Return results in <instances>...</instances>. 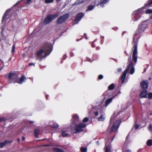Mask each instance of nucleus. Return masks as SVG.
I'll return each mask as SVG.
<instances>
[{
	"label": "nucleus",
	"mask_w": 152,
	"mask_h": 152,
	"mask_svg": "<svg viewBox=\"0 0 152 152\" xmlns=\"http://www.w3.org/2000/svg\"><path fill=\"white\" fill-rule=\"evenodd\" d=\"M42 48L38 50L36 53L38 58H40L44 52H45V57L49 55L53 49V46L50 43L48 42L42 46Z\"/></svg>",
	"instance_id": "obj_1"
},
{
	"label": "nucleus",
	"mask_w": 152,
	"mask_h": 152,
	"mask_svg": "<svg viewBox=\"0 0 152 152\" xmlns=\"http://www.w3.org/2000/svg\"><path fill=\"white\" fill-rule=\"evenodd\" d=\"M147 25L144 22H142L139 25L138 28L136 31L133 37V41L134 42L135 40V38L138 34L143 32L145 29L147 27Z\"/></svg>",
	"instance_id": "obj_2"
},
{
	"label": "nucleus",
	"mask_w": 152,
	"mask_h": 152,
	"mask_svg": "<svg viewBox=\"0 0 152 152\" xmlns=\"http://www.w3.org/2000/svg\"><path fill=\"white\" fill-rule=\"evenodd\" d=\"M59 12H57L54 14H50L47 15L44 21V23L46 25L49 23L55 18H57Z\"/></svg>",
	"instance_id": "obj_3"
},
{
	"label": "nucleus",
	"mask_w": 152,
	"mask_h": 152,
	"mask_svg": "<svg viewBox=\"0 0 152 152\" xmlns=\"http://www.w3.org/2000/svg\"><path fill=\"white\" fill-rule=\"evenodd\" d=\"M138 40L134 42V45L132 49V60L136 63L137 59V44Z\"/></svg>",
	"instance_id": "obj_4"
},
{
	"label": "nucleus",
	"mask_w": 152,
	"mask_h": 152,
	"mask_svg": "<svg viewBox=\"0 0 152 152\" xmlns=\"http://www.w3.org/2000/svg\"><path fill=\"white\" fill-rule=\"evenodd\" d=\"M8 77L11 83H16L18 77L17 74L15 72H10Z\"/></svg>",
	"instance_id": "obj_5"
},
{
	"label": "nucleus",
	"mask_w": 152,
	"mask_h": 152,
	"mask_svg": "<svg viewBox=\"0 0 152 152\" xmlns=\"http://www.w3.org/2000/svg\"><path fill=\"white\" fill-rule=\"evenodd\" d=\"M69 15L68 13H66L61 16L59 17L57 20L58 24H61L65 22V21L69 18Z\"/></svg>",
	"instance_id": "obj_6"
},
{
	"label": "nucleus",
	"mask_w": 152,
	"mask_h": 152,
	"mask_svg": "<svg viewBox=\"0 0 152 152\" xmlns=\"http://www.w3.org/2000/svg\"><path fill=\"white\" fill-rule=\"evenodd\" d=\"M120 122L121 121L119 120H117L115 121L111 128L110 132H112L117 130L118 128Z\"/></svg>",
	"instance_id": "obj_7"
},
{
	"label": "nucleus",
	"mask_w": 152,
	"mask_h": 152,
	"mask_svg": "<svg viewBox=\"0 0 152 152\" xmlns=\"http://www.w3.org/2000/svg\"><path fill=\"white\" fill-rule=\"evenodd\" d=\"M84 16V14L82 12L77 13L75 16L74 20L75 24H77L81 20Z\"/></svg>",
	"instance_id": "obj_8"
},
{
	"label": "nucleus",
	"mask_w": 152,
	"mask_h": 152,
	"mask_svg": "<svg viewBox=\"0 0 152 152\" xmlns=\"http://www.w3.org/2000/svg\"><path fill=\"white\" fill-rule=\"evenodd\" d=\"M149 83L148 80L142 81L140 83V86L143 89H146L148 88Z\"/></svg>",
	"instance_id": "obj_9"
},
{
	"label": "nucleus",
	"mask_w": 152,
	"mask_h": 152,
	"mask_svg": "<svg viewBox=\"0 0 152 152\" xmlns=\"http://www.w3.org/2000/svg\"><path fill=\"white\" fill-rule=\"evenodd\" d=\"M76 125L77 129L80 131V132L83 131V129L84 128H86V126L85 124L83 123L77 124Z\"/></svg>",
	"instance_id": "obj_10"
},
{
	"label": "nucleus",
	"mask_w": 152,
	"mask_h": 152,
	"mask_svg": "<svg viewBox=\"0 0 152 152\" xmlns=\"http://www.w3.org/2000/svg\"><path fill=\"white\" fill-rule=\"evenodd\" d=\"M128 69V71L130 68V73L131 74H133L134 72V69L133 66V63L132 61H130L128 66L126 69Z\"/></svg>",
	"instance_id": "obj_11"
},
{
	"label": "nucleus",
	"mask_w": 152,
	"mask_h": 152,
	"mask_svg": "<svg viewBox=\"0 0 152 152\" xmlns=\"http://www.w3.org/2000/svg\"><path fill=\"white\" fill-rule=\"evenodd\" d=\"M26 80V77L24 75L22 74L21 77L19 79H17L16 82L20 84H22L23 82H25Z\"/></svg>",
	"instance_id": "obj_12"
},
{
	"label": "nucleus",
	"mask_w": 152,
	"mask_h": 152,
	"mask_svg": "<svg viewBox=\"0 0 152 152\" xmlns=\"http://www.w3.org/2000/svg\"><path fill=\"white\" fill-rule=\"evenodd\" d=\"M148 92L146 89H142L140 94V98H146L147 97Z\"/></svg>",
	"instance_id": "obj_13"
},
{
	"label": "nucleus",
	"mask_w": 152,
	"mask_h": 152,
	"mask_svg": "<svg viewBox=\"0 0 152 152\" xmlns=\"http://www.w3.org/2000/svg\"><path fill=\"white\" fill-rule=\"evenodd\" d=\"M72 121L73 124L75 125V124H77V123L79 122L78 116L76 115H73V116Z\"/></svg>",
	"instance_id": "obj_14"
},
{
	"label": "nucleus",
	"mask_w": 152,
	"mask_h": 152,
	"mask_svg": "<svg viewBox=\"0 0 152 152\" xmlns=\"http://www.w3.org/2000/svg\"><path fill=\"white\" fill-rule=\"evenodd\" d=\"M128 72V69H126L124 72H123V74L121 76V80L122 83H124V80L127 74V73Z\"/></svg>",
	"instance_id": "obj_15"
},
{
	"label": "nucleus",
	"mask_w": 152,
	"mask_h": 152,
	"mask_svg": "<svg viewBox=\"0 0 152 152\" xmlns=\"http://www.w3.org/2000/svg\"><path fill=\"white\" fill-rule=\"evenodd\" d=\"M12 142V140H5L3 142L0 143V148H2L4 146H5L8 143H10Z\"/></svg>",
	"instance_id": "obj_16"
},
{
	"label": "nucleus",
	"mask_w": 152,
	"mask_h": 152,
	"mask_svg": "<svg viewBox=\"0 0 152 152\" xmlns=\"http://www.w3.org/2000/svg\"><path fill=\"white\" fill-rule=\"evenodd\" d=\"M70 129L71 132L73 134H77L80 132V131L77 129L76 125L75 126H71Z\"/></svg>",
	"instance_id": "obj_17"
},
{
	"label": "nucleus",
	"mask_w": 152,
	"mask_h": 152,
	"mask_svg": "<svg viewBox=\"0 0 152 152\" xmlns=\"http://www.w3.org/2000/svg\"><path fill=\"white\" fill-rule=\"evenodd\" d=\"M11 12V9H8L4 13V15L2 19L1 20V22L3 23L4 20L7 18V17L9 15V14Z\"/></svg>",
	"instance_id": "obj_18"
},
{
	"label": "nucleus",
	"mask_w": 152,
	"mask_h": 152,
	"mask_svg": "<svg viewBox=\"0 0 152 152\" xmlns=\"http://www.w3.org/2000/svg\"><path fill=\"white\" fill-rule=\"evenodd\" d=\"M109 0H101L100 3L98 4L97 6L100 5L102 7H104V5L109 1Z\"/></svg>",
	"instance_id": "obj_19"
},
{
	"label": "nucleus",
	"mask_w": 152,
	"mask_h": 152,
	"mask_svg": "<svg viewBox=\"0 0 152 152\" xmlns=\"http://www.w3.org/2000/svg\"><path fill=\"white\" fill-rule=\"evenodd\" d=\"M152 4V0H149L148 1V2L145 4L144 6V7L146 8L148 7H151Z\"/></svg>",
	"instance_id": "obj_20"
},
{
	"label": "nucleus",
	"mask_w": 152,
	"mask_h": 152,
	"mask_svg": "<svg viewBox=\"0 0 152 152\" xmlns=\"http://www.w3.org/2000/svg\"><path fill=\"white\" fill-rule=\"evenodd\" d=\"M53 151L55 152H64L62 149L57 148H54Z\"/></svg>",
	"instance_id": "obj_21"
},
{
	"label": "nucleus",
	"mask_w": 152,
	"mask_h": 152,
	"mask_svg": "<svg viewBox=\"0 0 152 152\" xmlns=\"http://www.w3.org/2000/svg\"><path fill=\"white\" fill-rule=\"evenodd\" d=\"M112 100V98H110L107 99L105 102V106H107L109 104H110Z\"/></svg>",
	"instance_id": "obj_22"
},
{
	"label": "nucleus",
	"mask_w": 152,
	"mask_h": 152,
	"mask_svg": "<svg viewBox=\"0 0 152 152\" xmlns=\"http://www.w3.org/2000/svg\"><path fill=\"white\" fill-rule=\"evenodd\" d=\"M39 130L38 129H36L34 132V135L36 138H38V134L39 132Z\"/></svg>",
	"instance_id": "obj_23"
},
{
	"label": "nucleus",
	"mask_w": 152,
	"mask_h": 152,
	"mask_svg": "<svg viewBox=\"0 0 152 152\" xmlns=\"http://www.w3.org/2000/svg\"><path fill=\"white\" fill-rule=\"evenodd\" d=\"M84 2V0H77L75 2L74 4L75 5H78L83 3Z\"/></svg>",
	"instance_id": "obj_24"
},
{
	"label": "nucleus",
	"mask_w": 152,
	"mask_h": 152,
	"mask_svg": "<svg viewBox=\"0 0 152 152\" xmlns=\"http://www.w3.org/2000/svg\"><path fill=\"white\" fill-rule=\"evenodd\" d=\"M115 87V85L114 83H112L108 87V90H113Z\"/></svg>",
	"instance_id": "obj_25"
},
{
	"label": "nucleus",
	"mask_w": 152,
	"mask_h": 152,
	"mask_svg": "<svg viewBox=\"0 0 152 152\" xmlns=\"http://www.w3.org/2000/svg\"><path fill=\"white\" fill-rule=\"evenodd\" d=\"M146 144L149 146H151L152 145V140L149 139L147 140L146 142Z\"/></svg>",
	"instance_id": "obj_26"
},
{
	"label": "nucleus",
	"mask_w": 152,
	"mask_h": 152,
	"mask_svg": "<svg viewBox=\"0 0 152 152\" xmlns=\"http://www.w3.org/2000/svg\"><path fill=\"white\" fill-rule=\"evenodd\" d=\"M145 13L146 14H151V18L152 19V10L151 9H148L146 10Z\"/></svg>",
	"instance_id": "obj_27"
},
{
	"label": "nucleus",
	"mask_w": 152,
	"mask_h": 152,
	"mask_svg": "<svg viewBox=\"0 0 152 152\" xmlns=\"http://www.w3.org/2000/svg\"><path fill=\"white\" fill-rule=\"evenodd\" d=\"M94 5H90L88 6V8L86 10V11H91L94 8Z\"/></svg>",
	"instance_id": "obj_28"
},
{
	"label": "nucleus",
	"mask_w": 152,
	"mask_h": 152,
	"mask_svg": "<svg viewBox=\"0 0 152 152\" xmlns=\"http://www.w3.org/2000/svg\"><path fill=\"white\" fill-rule=\"evenodd\" d=\"M51 126L53 128H57L58 126V125L55 123H54L51 124Z\"/></svg>",
	"instance_id": "obj_29"
},
{
	"label": "nucleus",
	"mask_w": 152,
	"mask_h": 152,
	"mask_svg": "<svg viewBox=\"0 0 152 152\" xmlns=\"http://www.w3.org/2000/svg\"><path fill=\"white\" fill-rule=\"evenodd\" d=\"M105 118L103 117V115H102L98 119L99 121H104Z\"/></svg>",
	"instance_id": "obj_30"
},
{
	"label": "nucleus",
	"mask_w": 152,
	"mask_h": 152,
	"mask_svg": "<svg viewBox=\"0 0 152 152\" xmlns=\"http://www.w3.org/2000/svg\"><path fill=\"white\" fill-rule=\"evenodd\" d=\"M110 148L109 145L106 146L105 147V152H110Z\"/></svg>",
	"instance_id": "obj_31"
},
{
	"label": "nucleus",
	"mask_w": 152,
	"mask_h": 152,
	"mask_svg": "<svg viewBox=\"0 0 152 152\" xmlns=\"http://www.w3.org/2000/svg\"><path fill=\"white\" fill-rule=\"evenodd\" d=\"M61 135L63 137H65L67 136L68 134L66 133V131H63L61 132Z\"/></svg>",
	"instance_id": "obj_32"
},
{
	"label": "nucleus",
	"mask_w": 152,
	"mask_h": 152,
	"mask_svg": "<svg viewBox=\"0 0 152 152\" xmlns=\"http://www.w3.org/2000/svg\"><path fill=\"white\" fill-rule=\"evenodd\" d=\"M15 51V44H13L12 45V49L11 50V53L12 54H13Z\"/></svg>",
	"instance_id": "obj_33"
},
{
	"label": "nucleus",
	"mask_w": 152,
	"mask_h": 152,
	"mask_svg": "<svg viewBox=\"0 0 152 152\" xmlns=\"http://www.w3.org/2000/svg\"><path fill=\"white\" fill-rule=\"evenodd\" d=\"M80 150L82 152H86L87 149L86 148L82 147L81 148Z\"/></svg>",
	"instance_id": "obj_34"
},
{
	"label": "nucleus",
	"mask_w": 152,
	"mask_h": 152,
	"mask_svg": "<svg viewBox=\"0 0 152 152\" xmlns=\"http://www.w3.org/2000/svg\"><path fill=\"white\" fill-rule=\"evenodd\" d=\"M53 0H45V2L46 3L48 4L52 3L53 2Z\"/></svg>",
	"instance_id": "obj_35"
},
{
	"label": "nucleus",
	"mask_w": 152,
	"mask_h": 152,
	"mask_svg": "<svg viewBox=\"0 0 152 152\" xmlns=\"http://www.w3.org/2000/svg\"><path fill=\"white\" fill-rule=\"evenodd\" d=\"M148 99H151L152 98V93H149L148 94Z\"/></svg>",
	"instance_id": "obj_36"
},
{
	"label": "nucleus",
	"mask_w": 152,
	"mask_h": 152,
	"mask_svg": "<svg viewBox=\"0 0 152 152\" xmlns=\"http://www.w3.org/2000/svg\"><path fill=\"white\" fill-rule=\"evenodd\" d=\"M89 120V118L88 117H86L83 120V122H87Z\"/></svg>",
	"instance_id": "obj_37"
},
{
	"label": "nucleus",
	"mask_w": 152,
	"mask_h": 152,
	"mask_svg": "<svg viewBox=\"0 0 152 152\" xmlns=\"http://www.w3.org/2000/svg\"><path fill=\"white\" fill-rule=\"evenodd\" d=\"M6 120L5 118H0V122L4 121Z\"/></svg>",
	"instance_id": "obj_38"
},
{
	"label": "nucleus",
	"mask_w": 152,
	"mask_h": 152,
	"mask_svg": "<svg viewBox=\"0 0 152 152\" xmlns=\"http://www.w3.org/2000/svg\"><path fill=\"white\" fill-rule=\"evenodd\" d=\"M148 129L149 130L152 131V124H150L149 125Z\"/></svg>",
	"instance_id": "obj_39"
},
{
	"label": "nucleus",
	"mask_w": 152,
	"mask_h": 152,
	"mask_svg": "<svg viewBox=\"0 0 152 152\" xmlns=\"http://www.w3.org/2000/svg\"><path fill=\"white\" fill-rule=\"evenodd\" d=\"M103 77V76L102 75H99L98 77V79L99 80L102 79Z\"/></svg>",
	"instance_id": "obj_40"
},
{
	"label": "nucleus",
	"mask_w": 152,
	"mask_h": 152,
	"mask_svg": "<svg viewBox=\"0 0 152 152\" xmlns=\"http://www.w3.org/2000/svg\"><path fill=\"white\" fill-rule=\"evenodd\" d=\"M140 11V10H137L135 11L134 12V13L135 14H138L139 13Z\"/></svg>",
	"instance_id": "obj_41"
},
{
	"label": "nucleus",
	"mask_w": 152,
	"mask_h": 152,
	"mask_svg": "<svg viewBox=\"0 0 152 152\" xmlns=\"http://www.w3.org/2000/svg\"><path fill=\"white\" fill-rule=\"evenodd\" d=\"M139 125L138 124H136L134 126V128L135 129H137L139 127Z\"/></svg>",
	"instance_id": "obj_42"
},
{
	"label": "nucleus",
	"mask_w": 152,
	"mask_h": 152,
	"mask_svg": "<svg viewBox=\"0 0 152 152\" xmlns=\"http://www.w3.org/2000/svg\"><path fill=\"white\" fill-rule=\"evenodd\" d=\"M28 66H34L35 64L34 63H29Z\"/></svg>",
	"instance_id": "obj_43"
},
{
	"label": "nucleus",
	"mask_w": 152,
	"mask_h": 152,
	"mask_svg": "<svg viewBox=\"0 0 152 152\" xmlns=\"http://www.w3.org/2000/svg\"><path fill=\"white\" fill-rule=\"evenodd\" d=\"M94 115L96 116L98 115V111H96L94 113Z\"/></svg>",
	"instance_id": "obj_44"
},
{
	"label": "nucleus",
	"mask_w": 152,
	"mask_h": 152,
	"mask_svg": "<svg viewBox=\"0 0 152 152\" xmlns=\"http://www.w3.org/2000/svg\"><path fill=\"white\" fill-rule=\"evenodd\" d=\"M20 1H18L16 4H15V5L14 6V7H16V6L20 2Z\"/></svg>",
	"instance_id": "obj_45"
},
{
	"label": "nucleus",
	"mask_w": 152,
	"mask_h": 152,
	"mask_svg": "<svg viewBox=\"0 0 152 152\" xmlns=\"http://www.w3.org/2000/svg\"><path fill=\"white\" fill-rule=\"evenodd\" d=\"M122 71V69L121 68H119L118 69V72H121Z\"/></svg>",
	"instance_id": "obj_46"
},
{
	"label": "nucleus",
	"mask_w": 152,
	"mask_h": 152,
	"mask_svg": "<svg viewBox=\"0 0 152 152\" xmlns=\"http://www.w3.org/2000/svg\"><path fill=\"white\" fill-rule=\"evenodd\" d=\"M17 141L18 143H19L20 141V139L19 138H18L17 139Z\"/></svg>",
	"instance_id": "obj_47"
},
{
	"label": "nucleus",
	"mask_w": 152,
	"mask_h": 152,
	"mask_svg": "<svg viewBox=\"0 0 152 152\" xmlns=\"http://www.w3.org/2000/svg\"><path fill=\"white\" fill-rule=\"evenodd\" d=\"M22 140H23V141L25 139V137H22Z\"/></svg>",
	"instance_id": "obj_48"
},
{
	"label": "nucleus",
	"mask_w": 152,
	"mask_h": 152,
	"mask_svg": "<svg viewBox=\"0 0 152 152\" xmlns=\"http://www.w3.org/2000/svg\"><path fill=\"white\" fill-rule=\"evenodd\" d=\"M91 46L92 47H93V48H94L95 47V46L94 45V43H93L92 45H91Z\"/></svg>",
	"instance_id": "obj_49"
},
{
	"label": "nucleus",
	"mask_w": 152,
	"mask_h": 152,
	"mask_svg": "<svg viewBox=\"0 0 152 152\" xmlns=\"http://www.w3.org/2000/svg\"><path fill=\"white\" fill-rule=\"evenodd\" d=\"M96 49L97 50H98L100 49V48L99 47H97L96 48Z\"/></svg>",
	"instance_id": "obj_50"
},
{
	"label": "nucleus",
	"mask_w": 152,
	"mask_h": 152,
	"mask_svg": "<svg viewBox=\"0 0 152 152\" xmlns=\"http://www.w3.org/2000/svg\"><path fill=\"white\" fill-rule=\"evenodd\" d=\"M125 152H131V151L129 150H127Z\"/></svg>",
	"instance_id": "obj_51"
},
{
	"label": "nucleus",
	"mask_w": 152,
	"mask_h": 152,
	"mask_svg": "<svg viewBox=\"0 0 152 152\" xmlns=\"http://www.w3.org/2000/svg\"><path fill=\"white\" fill-rule=\"evenodd\" d=\"M49 146V145L48 144H46L44 145V146L45 147Z\"/></svg>",
	"instance_id": "obj_52"
},
{
	"label": "nucleus",
	"mask_w": 152,
	"mask_h": 152,
	"mask_svg": "<svg viewBox=\"0 0 152 152\" xmlns=\"http://www.w3.org/2000/svg\"><path fill=\"white\" fill-rule=\"evenodd\" d=\"M70 55H71V56H73L74 54H73V53H70Z\"/></svg>",
	"instance_id": "obj_53"
},
{
	"label": "nucleus",
	"mask_w": 152,
	"mask_h": 152,
	"mask_svg": "<svg viewBox=\"0 0 152 152\" xmlns=\"http://www.w3.org/2000/svg\"><path fill=\"white\" fill-rule=\"evenodd\" d=\"M29 123L31 124H33L34 123V122L33 121H29Z\"/></svg>",
	"instance_id": "obj_54"
},
{
	"label": "nucleus",
	"mask_w": 152,
	"mask_h": 152,
	"mask_svg": "<svg viewBox=\"0 0 152 152\" xmlns=\"http://www.w3.org/2000/svg\"><path fill=\"white\" fill-rule=\"evenodd\" d=\"M126 33L125 31H123L122 33V35H123L125 33Z\"/></svg>",
	"instance_id": "obj_55"
},
{
	"label": "nucleus",
	"mask_w": 152,
	"mask_h": 152,
	"mask_svg": "<svg viewBox=\"0 0 152 152\" xmlns=\"http://www.w3.org/2000/svg\"><path fill=\"white\" fill-rule=\"evenodd\" d=\"M84 35H85V37H86V39H87V37H86V34H85H85H84Z\"/></svg>",
	"instance_id": "obj_56"
},
{
	"label": "nucleus",
	"mask_w": 152,
	"mask_h": 152,
	"mask_svg": "<svg viewBox=\"0 0 152 152\" xmlns=\"http://www.w3.org/2000/svg\"><path fill=\"white\" fill-rule=\"evenodd\" d=\"M151 77H150L148 79V80H151Z\"/></svg>",
	"instance_id": "obj_57"
},
{
	"label": "nucleus",
	"mask_w": 152,
	"mask_h": 152,
	"mask_svg": "<svg viewBox=\"0 0 152 152\" xmlns=\"http://www.w3.org/2000/svg\"><path fill=\"white\" fill-rule=\"evenodd\" d=\"M61 0H56V1L58 2L60 1Z\"/></svg>",
	"instance_id": "obj_58"
},
{
	"label": "nucleus",
	"mask_w": 152,
	"mask_h": 152,
	"mask_svg": "<svg viewBox=\"0 0 152 152\" xmlns=\"http://www.w3.org/2000/svg\"><path fill=\"white\" fill-rule=\"evenodd\" d=\"M150 115H152V113H150Z\"/></svg>",
	"instance_id": "obj_59"
},
{
	"label": "nucleus",
	"mask_w": 152,
	"mask_h": 152,
	"mask_svg": "<svg viewBox=\"0 0 152 152\" xmlns=\"http://www.w3.org/2000/svg\"><path fill=\"white\" fill-rule=\"evenodd\" d=\"M112 118H111L110 119V121H112Z\"/></svg>",
	"instance_id": "obj_60"
},
{
	"label": "nucleus",
	"mask_w": 152,
	"mask_h": 152,
	"mask_svg": "<svg viewBox=\"0 0 152 152\" xmlns=\"http://www.w3.org/2000/svg\"><path fill=\"white\" fill-rule=\"evenodd\" d=\"M140 18V17H139L138 19H136V20H138V19Z\"/></svg>",
	"instance_id": "obj_61"
},
{
	"label": "nucleus",
	"mask_w": 152,
	"mask_h": 152,
	"mask_svg": "<svg viewBox=\"0 0 152 152\" xmlns=\"http://www.w3.org/2000/svg\"><path fill=\"white\" fill-rule=\"evenodd\" d=\"M46 98L47 99H48V97L47 96H46Z\"/></svg>",
	"instance_id": "obj_62"
},
{
	"label": "nucleus",
	"mask_w": 152,
	"mask_h": 152,
	"mask_svg": "<svg viewBox=\"0 0 152 152\" xmlns=\"http://www.w3.org/2000/svg\"><path fill=\"white\" fill-rule=\"evenodd\" d=\"M3 67H4V66H3V67L1 68V69H2Z\"/></svg>",
	"instance_id": "obj_63"
},
{
	"label": "nucleus",
	"mask_w": 152,
	"mask_h": 152,
	"mask_svg": "<svg viewBox=\"0 0 152 152\" xmlns=\"http://www.w3.org/2000/svg\"><path fill=\"white\" fill-rule=\"evenodd\" d=\"M114 60H115V61H116V59H115H115H114Z\"/></svg>",
	"instance_id": "obj_64"
}]
</instances>
